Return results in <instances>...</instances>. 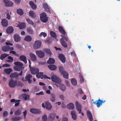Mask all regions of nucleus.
Masks as SVG:
<instances>
[{
  "mask_svg": "<svg viewBox=\"0 0 121 121\" xmlns=\"http://www.w3.org/2000/svg\"><path fill=\"white\" fill-rule=\"evenodd\" d=\"M32 78V76L30 74L26 75L25 77V79H26V81H27L28 83L30 84L32 81V80L31 79Z\"/></svg>",
  "mask_w": 121,
  "mask_h": 121,
  "instance_id": "nucleus-10",
  "label": "nucleus"
},
{
  "mask_svg": "<svg viewBox=\"0 0 121 121\" xmlns=\"http://www.w3.org/2000/svg\"><path fill=\"white\" fill-rule=\"evenodd\" d=\"M26 20L27 22L29 24L31 25H33L34 24V22L33 21L30 20L29 18H26Z\"/></svg>",
  "mask_w": 121,
  "mask_h": 121,
  "instance_id": "nucleus-44",
  "label": "nucleus"
},
{
  "mask_svg": "<svg viewBox=\"0 0 121 121\" xmlns=\"http://www.w3.org/2000/svg\"><path fill=\"white\" fill-rule=\"evenodd\" d=\"M43 92L42 91L40 92L39 93H36V95H43Z\"/></svg>",
  "mask_w": 121,
  "mask_h": 121,
  "instance_id": "nucleus-60",
  "label": "nucleus"
},
{
  "mask_svg": "<svg viewBox=\"0 0 121 121\" xmlns=\"http://www.w3.org/2000/svg\"><path fill=\"white\" fill-rule=\"evenodd\" d=\"M16 47L18 49H20L22 48L21 46L18 44H17L16 45Z\"/></svg>",
  "mask_w": 121,
  "mask_h": 121,
  "instance_id": "nucleus-64",
  "label": "nucleus"
},
{
  "mask_svg": "<svg viewBox=\"0 0 121 121\" xmlns=\"http://www.w3.org/2000/svg\"><path fill=\"white\" fill-rule=\"evenodd\" d=\"M59 71L61 74L63 72H64L65 71L63 67L62 66H60L59 67Z\"/></svg>",
  "mask_w": 121,
  "mask_h": 121,
  "instance_id": "nucleus-45",
  "label": "nucleus"
},
{
  "mask_svg": "<svg viewBox=\"0 0 121 121\" xmlns=\"http://www.w3.org/2000/svg\"><path fill=\"white\" fill-rule=\"evenodd\" d=\"M62 37L65 40H66V41H67L68 39V37L67 36V35H62Z\"/></svg>",
  "mask_w": 121,
  "mask_h": 121,
  "instance_id": "nucleus-50",
  "label": "nucleus"
},
{
  "mask_svg": "<svg viewBox=\"0 0 121 121\" xmlns=\"http://www.w3.org/2000/svg\"><path fill=\"white\" fill-rule=\"evenodd\" d=\"M80 81L82 83L84 81V79L83 78V77L82 75H81L80 76Z\"/></svg>",
  "mask_w": 121,
  "mask_h": 121,
  "instance_id": "nucleus-56",
  "label": "nucleus"
},
{
  "mask_svg": "<svg viewBox=\"0 0 121 121\" xmlns=\"http://www.w3.org/2000/svg\"><path fill=\"white\" fill-rule=\"evenodd\" d=\"M5 4V5L6 6H12L13 5V3L12 2L9 1V0H3Z\"/></svg>",
  "mask_w": 121,
  "mask_h": 121,
  "instance_id": "nucleus-12",
  "label": "nucleus"
},
{
  "mask_svg": "<svg viewBox=\"0 0 121 121\" xmlns=\"http://www.w3.org/2000/svg\"><path fill=\"white\" fill-rule=\"evenodd\" d=\"M6 15L7 16L6 18L8 20L10 19V16L9 13H7L6 14Z\"/></svg>",
  "mask_w": 121,
  "mask_h": 121,
  "instance_id": "nucleus-57",
  "label": "nucleus"
},
{
  "mask_svg": "<svg viewBox=\"0 0 121 121\" xmlns=\"http://www.w3.org/2000/svg\"><path fill=\"white\" fill-rule=\"evenodd\" d=\"M60 42L62 46L66 48L67 45L66 42L64 40L63 38H62L60 39Z\"/></svg>",
  "mask_w": 121,
  "mask_h": 121,
  "instance_id": "nucleus-19",
  "label": "nucleus"
},
{
  "mask_svg": "<svg viewBox=\"0 0 121 121\" xmlns=\"http://www.w3.org/2000/svg\"><path fill=\"white\" fill-rule=\"evenodd\" d=\"M30 56L32 61H35L36 60V57L35 54L32 53H30Z\"/></svg>",
  "mask_w": 121,
  "mask_h": 121,
  "instance_id": "nucleus-25",
  "label": "nucleus"
},
{
  "mask_svg": "<svg viewBox=\"0 0 121 121\" xmlns=\"http://www.w3.org/2000/svg\"><path fill=\"white\" fill-rule=\"evenodd\" d=\"M8 60H6V61L8 62H11L13 60V57L10 56H9L7 58Z\"/></svg>",
  "mask_w": 121,
  "mask_h": 121,
  "instance_id": "nucleus-47",
  "label": "nucleus"
},
{
  "mask_svg": "<svg viewBox=\"0 0 121 121\" xmlns=\"http://www.w3.org/2000/svg\"><path fill=\"white\" fill-rule=\"evenodd\" d=\"M14 40L16 42H18L21 40V37L17 34H15L13 36Z\"/></svg>",
  "mask_w": 121,
  "mask_h": 121,
  "instance_id": "nucleus-16",
  "label": "nucleus"
},
{
  "mask_svg": "<svg viewBox=\"0 0 121 121\" xmlns=\"http://www.w3.org/2000/svg\"><path fill=\"white\" fill-rule=\"evenodd\" d=\"M71 114L72 118L74 120H76V115L75 112L73 111H72L71 112Z\"/></svg>",
  "mask_w": 121,
  "mask_h": 121,
  "instance_id": "nucleus-28",
  "label": "nucleus"
},
{
  "mask_svg": "<svg viewBox=\"0 0 121 121\" xmlns=\"http://www.w3.org/2000/svg\"><path fill=\"white\" fill-rule=\"evenodd\" d=\"M19 59L23 61L25 64L27 63L26 58L24 55H21L19 57Z\"/></svg>",
  "mask_w": 121,
  "mask_h": 121,
  "instance_id": "nucleus-21",
  "label": "nucleus"
},
{
  "mask_svg": "<svg viewBox=\"0 0 121 121\" xmlns=\"http://www.w3.org/2000/svg\"><path fill=\"white\" fill-rule=\"evenodd\" d=\"M1 23L3 26L6 27L8 25V21L6 19H3L2 20Z\"/></svg>",
  "mask_w": 121,
  "mask_h": 121,
  "instance_id": "nucleus-15",
  "label": "nucleus"
},
{
  "mask_svg": "<svg viewBox=\"0 0 121 121\" xmlns=\"http://www.w3.org/2000/svg\"><path fill=\"white\" fill-rule=\"evenodd\" d=\"M87 114L88 117L89 118L90 121H92L93 120L91 112L89 110L87 111Z\"/></svg>",
  "mask_w": 121,
  "mask_h": 121,
  "instance_id": "nucleus-27",
  "label": "nucleus"
},
{
  "mask_svg": "<svg viewBox=\"0 0 121 121\" xmlns=\"http://www.w3.org/2000/svg\"><path fill=\"white\" fill-rule=\"evenodd\" d=\"M42 44L41 41L39 40H37L35 41L33 45V47L34 49H37L39 48Z\"/></svg>",
  "mask_w": 121,
  "mask_h": 121,
  "instance_id": "nucleus-6",
  "label": "nucleus"
},
{
  "mask_svg": "<svg viewBox=\"0 0 121 121\" xmlns=\"http://www.w3.org/2000/svg\"><path fill=\"white\" fill-rule=\"evenodd\" d=\"M27 31L28 33L29 34H32L33 33V31L31 27H29L27 28Z\"/></svg>",
  "mask_w": 121,
  "mask_h": 121,
  "instance_id": "nucleus-35",
  "label": "nucleus"
},
{
  "mask_svg": "<svg viewBox=\"0 0 121 121\" xmlns=\"http://www.w3.org/2000/svg\"><path fill=\"white\" fill-rule=\"evenodd\" d=\"M36 54L40 58H43L44 56V53L43 52L41 51H37L36 52Z\"/></svg>",
  "mask_w": 121,
  "mask_h": 121,
  "instance_id": "nucleus-11",
  "label": "nucleus"
},
{
  "mask_svg": "<svg viewBox=\"0 0 121 121\" xmlns=\"http://www.w3.org/2000/svg\"><path fill=\"white\" fill-rule=\"evenodd\" d=\"M16 66L14 67V69L17 71H20L23 68V63L19 61H17L14 63Z\"/></svg>",
  "mask_w": 121,
  "mask_h": 121,
  "instance_id": "nucleus-2",
  "label": "nucleus"
},
{
  "mask_svg": "<svg viewBox=\"0 0 121 121\" xmlns=\"http://www.w3.org/2000/svg\"><path fill=\"white\" fill-rule=\"evenodd\" d=\"M23 113L24 114V118L25 119L26 117V116L27 114L26 111V110L24 112H23Z\"/></svg>",
  "mask_w": 121,
  "mask_h": 121,
  "instance_id": "nucleus-62",
  "label": "nucleus"
},
{
  "mask_svg": "<svg viewBox=\"0 0 121 121\" xmlns=\"http://www.w3.org/2000/svg\"><path fill=\"white\" fill-rule=\"evenodd\" d=\"M10 101L12 103L14 102L16 103L20 102L21 100H16L15 99H12Z\"/></svg>",
  "mask_w": 121,
  "mask_h": 121,
  "instance_id": "nucleus-54",
  "label": "nucleus"
},
{
  "mask_svg": "<svg viewBox=\"0 0 121 121\" xmlns=\"http://www.w3.org/2000/svg\"><path fill=\"white\" fill-rule=\"evenodd\" d=\"M36 76L37 77L39 78H41L42 79L44 78V75H43V72H39V73H37L36 74Z\"/></svg>",
  "mask_w": 121,
  "mask_h": 121,
  "instance_id": "nucleus-20",
  "label": "nucleus"
},
{
  "mask_svg": "<svg viewBox=\"0 0 121 121\" xmlns=\"http://www.w3.org/2000/svg\"><path fill=\"white\" fill-rule=\"evenodd\" d=\"M23 97L25 100H26L29 98V96L28 95L25 94L23 95Z\"/></svg>",
  "mask_w": 121,
  "mask_h": 121,
  "instance_id": "nucleus-51",
  "label": "nucleus"
},
{
  "mask_svg": "<svg viewBox=\"0 0 121 121\" xmlns=\"http://www.w3.org/2000/svg\"><path fill=\"white\" fill-rule=\"evenodd\" d=\"M44 51L46 53L50 55L51 54V52L50 50L48 49H45L44 50Z\"/></svg>",
  "mask_w": 121,
  "mask_h": 121,
  "instance_id": "nucleus-46",
  "label": "nucleus"
},
{
  "mask_svg": "<svg viewBox=\"0 0 121 121\" xmlns=\"http://www.w3.org/2000/svg\"><path fill=\"white\" fill-rule=\"evenodd\" d=\"M13 28L12 26H9L7 29L6 33L8 34H11L13 32Z\"/></svg>",
  "mask_w": 121,
  "mask_h": 121,
  "instance_id": "nucleus-17",
  "label": "nucleus"
},
{
  "mask_svg": "<svg viewBox=\"0 0 121 121\" xmlns=\"http://www.w3.org/2000/svg\"><path fill=\"white\" fill-rule=\"evenodd\" d=\"M29 15L33 18H35L36 16L35 12L33 11H30L29 12Z\"/></svg>",
  "mask_w": 121,
  "mask_h": 121,
  "instance_id": "nucleus-32",
  "label": "nucleus"
},
{
  "mask_svg": "<svg viewBox=\"0 0 121 121\" xmlns=\"http://www.w3.org/2000/svg\"><path fill=\"white\" fill-rule=\"evenodd\" d=\"M45 108L48 110H50L52 108V106L51 104L48 102H45Z\"/></svg>",
  "mask_w": 121,
  "mask_h": 121,
  "instance_id": "nucleus-18",
  "label": "nucleus"
},
{
  "mask_svg": "<svg viewBox=\"0 0 121 121\" xmlns=\"http://www.w3.org/2000/svg\"><path fill=\"white\" fill-rule=\"evenodd\" d=\"M71 55H72L73 57H76V55L75 52H72L71 53Z\"/></svg>",
  "mask_w": 121,
  "mask_h": 121,
  "instance_id": "nucleus-61",
  "label": "nucleus"
},
{
  "mask_svg": "<svg viewBox=\"0 0 121 121\" xmlns=\"http://www.w3.org/2000/svg\"><path fill=\"white\" fill-rule=\"evenodd\" d=\"M10 66V64H4L2 65L3 67H9Z\"/></svg>",
  "mask_w": 121,
  "mask_h": 121,
  "instance_id": "nucleus-58",
  "label": "nucleus"
},
{
  "mask_svg": "<svg viewBox=\"0 0 121 121\" xmlns=\"http://www.w3.org/2000/svg\"><path fill=\"white\" fill-rule=\"evenodd\" d=\"M30 112L36 114L41 113L42 112L39 110L34 108L31 109L30 110Z\"/></svg>",
  "mask_w": 121,
  "mask_h": 121,
  "instance_id": "nucleus-13",
  "label": "nucleus"
},
{
  "mask_svg": "<svg viewBox=\"0 0 121 121\" xmlns=\"http://www.w3.org/2000/svg\"><path fill=\"white\" fill-rule=\"evenodd\" d=\"M40 20L43 22L45 23L48 21V18L47 14L44 12H43L40 15Z\"/></svg>",
  "mask_w": 121,
  "mask_h": 121,
  "instance_id": "nucleus-3",
  "label": "nucleus"
},
{
  "mask_svg": "<svg viewBox=\"0 0 121 121\" xmlns=\"http://www.w3.org/2000/svg\"><path fill=\"white\" fill-rule=\"evenodd\" d=\"M60 88L62 91H64L66 89L65 86L64 85L61 84L60 85Z\"/></svg>",
  "mask_w": 121,
  "mask_h": 121,
  "instance_id": "nucleus-37",
  "label": "nucleus"
},
{
  "mask_svg": "<svg viewBox=\"0 0 121 121\" xmlns=\"http://www.w3.org/2000/svg\"><path fill=\"white\" fill-rule=\"evenodd\" d=\"M42 119L43 121H47V116L46 115H44L42 117Z\"/></svg>",
  "mask_w": 121,
  "mask_h": 121,
  "instance_id": "nucleus-49",
  "label": "nucleus"
},
{
  "mask_svg": "<svg viewBox=\"0 0 121 121\" xmlns=\"http://www.w3.org/2000/svg\"><path fill=\"white\" fill-rule=\"evenodd\" d=\"M18 26L19 27L20 29H22L23 28H25L26 27V25L25 23L23 22L19 25H18Z\"/></svg>",
  "mask_w": 121,
  "mask_h": 121,
  "instance_id": "nucleus-38",
  "label": "nucleus"
},
{
  "mask_svg": "<svg viewBox=\"0 0 121 121\" xmlns=\"http://www.w3.org/2000/svg\"><path fill=\"white\" fill-rule=\"evenodd\" d=\"M51 78L52 81L55 83L58 84L60 83L61 82V80L56 75L52 76Z\"/></svg>",
  "mask_w": 121,
  "mask_h": 121,
  "instance_id": "nucleus-4",
  "label": "nucleus"
},
{
  "mask_svg": "<svg viewBox=\"0 0 121 121\" xmlns=\"http://www.w3.org/2000/svg\"><path fill=\"white\" fill-rule=\"evenodd\" d=\"M14 49L13 47H10L9 45L4 46H3L2 48V50L4 52H7L10 51H13Z\"/></svg>",
  "mask_w": 121,
  "mask_h": 121,
  "instance_id": "nucleus-8",
  "label": "nucleus"
},
{
  "mask_svg": "<svg viewBox=\"0 0 121 121\" xmlns=\"http://www.w3.org/2000/svg\"><path fill=\"white\" fill-rule=\"evenodd\" d=\"M75 105L77 110L78 111H79V113H81L82 116H84L83 113L81 112L82 106L81 105L78 101H76L75 102Z\"/></svg>",
  "mask_w": 121,
  "mask_h": 121,
  "instance_id": "nucleus-5",
  "label": "nucleus"
},
{
  "mask_svg": "<svg viewBox=\"0 0 121 121\" xmlns=\"http://www.w3.org/2000/svg\"><path fill=\"white\" fill-rule=\"evenodd\" d=\"M21 112L22 110L21 109H18L15 112V115L16 116L20 115L21 114Z\"/></svg>",
  "mask_w": 121,
  "mask_h": 121,
  "instance_id": "nucleus-40",
  "label": "nucleus"
},
{
  "mask_svg": "<svg viewBox=\"0 0 121 121\" xmlns=\"http://www.w3.org/2000/svg\"><path fill=\"white\" fill-rule=\"evenodd\" d=\"M48 67L50 69L52 70H55L56 68V66L54 65H50L48 66Z\"/></svg>",
  "mask_w": 121,
  "mask_h": 121,
  "instance_id": "nucleus-34",
  "label": "nucleus"
},
{
  "mask_svg": "<svg viewBox=\"0 0 121 121\" xmlns=\"http://www.w3.org/2000/svg\"><path fill=\"white\" fill-rule=\"evenodd\" d=\"M56 115V114L55 113L50 114L48 117V120L49 121H52Z\"/></svg>",
  "mask_w": 121,
  "mask_h": 121,
  "instance_id": "nucleus-14",
  "label": "nucleus"
},
{
  "mask_svg": "<svg viewBox=\"0 0 121 121\" xmlns=\"http://www.w3.org/2000/svg\"><path fill=\"white\" fill-rule=\"evenodd\" d=\"M12 71V69L11 68L5 69L4 70L5 72L8 74H9Z\"/></svg>",
  "mask_w": 121,
  "mask_h": 121,
  "instance_id": "nucleus-41",
  "label": "nucleus"
},
{
  "mask_svg": "<svg viewBox=\"0 0 121 121\" xmlns=\"http://www.w3.org/2000/svg\"><path fill=\"white\" fill-rule=\"evenodd\" d=\"M59 57L62 62L63 63L65 62V58L63 54H60L59 55Z\"/></svg>",
  "mask_w": 121,
  "mask_h": 121,
  "instance_id": "nucleus-22",
  "label": "nucleus"
},
{
  "mask_svg": "<svg viewBox=\"0 0 121 121\" xmlns=\"http://www.w3.org/2000/svg\"><path fill=\"white\" fill-rule=\"evenodd\" d=\"M8 112L7 111H5L3 113V116L4 117H6L8 115Z\"/></svg>",
  "mask_w": 121,
  "mask_h": 121,
  "instance_id": "nucleus-55",
  "label": "nucleus"
},
{
  "mask_svg": "<svg viewBox=\"0 0 121 121\" xmlns=\"http://www.w3.org/2000/svg\"><path fill=\"white\" fill-rule=\"evenodd\" d=\"M55 95L54 94L51 93L50 94V99L51 101L52 102H55Z\"/></svg>",
  "mask_w": 121,
  "mask_h": 121,
  "instance_id": "nucleus-26",
  "label": "nucleus"
},
{
  "mask_svg": "<svg viewBox=\"0 0 121 121\" xmlns=\"http://www.w3.org/2000/svg\"><path fill=\"white\" fill-rule=\"evenodd\" d=\"M20 118V117L19 116L13 117L11 118L12 121H19Z\"/></svg>",
  "mask_w": 121,
  "mask_h": 121,
  "instance_id": "nucleus-39",
  "label": "nucleus"
},
{
  "mask_svg": "<svg viewBox=\"0 0 121 121\" xmlns=\"http://www.w3.org/2000/svg\"><path fill=\"white\" fill-rule=\"evenodd\" d=\"M55 62L54 59L50 58L47 61V63L49 64H53Z\"/></svg>",
  "mask_w": 121,
  "mask_h": 121,
  "instance_id": "nucleus-31",
  "label": "nucleus"
},
{
  "mask_svg": "<svg viewBox=\"0 0 121 121\" xmlns=\"http://www.w3.org/2000/svg\"><path fill=\"white\" fill-rule=\"evenodd\" d=\"M50 35L53 38H55L56 37L55 33L52 31L50 32Z\"/></svg>",
  "mask_w": 121,
  "mask_h": 121,
  "instance_id": "nucleus-48",
  "label": "nucleus"
},
{
  "mask_svg": "<svg viewBox=\"0 0 121 121\" xmlns=\"http://www.w3.org/2000/svg\"><path fill=\"white\" fill-rule=\"evenodd\" d=\"M24 40L27 42H30L31 41L32 38L30 36L27 35L25 38Z\"/></svg>",
  "mask_w": 121,
  "mask_h": 121,
  "instance_id": "nucleus-29",
  "label": "nucleus"
},
{
  "mask_svg": "<svg viewBox=\"0 0 121 121\" xmlns=\"http://www.w3.org/2000/svg\"><path fill=\"white\" fill-rule=\"evenodd\" d=\"M31 7L33 9H35L36 8V6L35 4H34L31 6Z\"/></svg>",
  "mask_w": 121,
  "mask_h": 121,
  "instance_id": "nucleus-59",
  "label": "nucleus"
},
{
  "mask_svg": "<svg viewBox=\"0 0 121 121\" xmlns=\"http://www.w3.org/2000/svg\"><path fill=\"white\" fill-rule=\"evenodd\" d=\"M18 77V73L16 72L12 73L10 75V78H17Z\"/></svg>",
  "mask_w": 121,
  "mask_h": 121,
  "instance_id": "nucleus-24",
  "label": "nucleus"
},
{
  "mask_svg": "<svg viewBox=\"0 0 121 121\" xmlns=\"http://www.w3.org/2000/svg\"><path fill=\"white\" fill-rule=\"evenodd\" d=\"M17 12L18 14L20 15H23L24 13L22 10V9H17Z\"/></svg>",
  "mask_w": 121,
  "mask_h": 121,
  "instance_id": "nucleus-42",
  "label": "nucleus"
},
{
  "mask_svg": "<svg viewBox=\"0 0 121 121\" xmlns=\"http://www.w3.org/2000/svg\"><path fill=\"white\" fill-rule=\"evenodd\" d=\"M71 81L72 84L74 85H77V82L76 80L74 78L71 79Z\"/></svg>",
  "mask_w": 121,
  "mask_h": 121,
  "instance_id": "nucleus-43",
  "label": "nucleus"
},
{
  "mask_svg": "<svg viewBox=\"0 0 121 121\" xmlns=\"http://www.w3.org/2000/svg\"><path fill=\"white\" fill-rule=\"evenodd\" d=\"M40 37H41L42 36H43L44 37H46L47 36V34L46 33L44 32H42L39 35Z\"/></svg>",
  "mask_w": 121,
  "mask_h": 121,
  "instance_id": "nucleus-53",
  "label": "nucleus"
},
{
  "mask_svg": "<svg viewBox=\"0 0 121 121\" xmlns=\"http://www.w3.org/2000/svg\"><path fill=\"white\" fill-rule=\"evenodd\" d=\"M67 108L69 109H73L74 108L73 104L72 103L68 104L67 106Z\"/></svg>",
  "mask_w": 121,
  "mask_h": 121,
  "instance_id": "nucleus-30",
  "label": "nucleus"
},
{
  "mask_svg": "<svg viewBox=\"0 0 121 121\" xmlns=\"http://www.w3.org/2000/svg\"><path fill=\"white\" fill-rule=\"evenodd\" d=\"M105 102V100L103 101V100H101L99 99L98 100L94 102L93 103L96 105L97 107L98 108L102 105V103H104Z\"/></svg>",
  "mask_w": 121,
  "mask_h": 121,
  "instance_id": "nucleus-7",
  "label": "nucleus"
},
{
  "mask_svg": "<svg viewBox=\"0 0 121 121\" xmlns=\"http://www.w3.org/2000/svg\"><path fill=\"white\" fill-rule=\"evenodd\" d=\"M58 29L59 32L63 34V35H65L66 34L65 32L63 29L62 27L60 26L58 27Z\"/></svg>",
  "mask_w": 121,
  "mask_h": 121,
  "instance_id": "nucleus-23",
  "label": "nucleus"
},
{
  "mask_svg": "<svg viewBox=\"0 0 121 121\" xmlns=\"http://www.w3.org/2000/svg\"><path fill=\"white\" fill-rule=\"evenodd\" d=\"M78 93L80 94H81L84 93V92L82 91V89L81 88H79L78 90Z\"/></svg>",
  "mask_w": 121,
  "mask_h": 121,
  "instance_id": "nucleus-52",
  "label": "nucleus"
},
{
  "mask_svg": "<svg viewBox=\"0 0 121 121\" xmlns=\"http://www.w3.org/2000/svg\"><path fill=\"white\" fill-rule=\"evenodd\" d=\"M21 83L20 82H18L17 84V80L15 81L12 79H11L10 80L9 83V86L11 88H14L17 85L18 86H21Z\"/></svg>",
  "mask_w": 121,
  "mask_h": 121,
  "instance_id": "nucleus-1",
  "label": "nucleus"
},
{
  "mask_svg": "<svg viewBox=\"0 0 121 121\" xmlns=\"http://www.w3.org/2000/svg\"><path fill=\"white\" fill-rule=\"evenodd\" d=\"M9 55V54L6 53L3 54H1L0 56V59L2 60H3L4 59Z\"/></svg>",
  "mask_w": 121,
  "mask_h": 121,
  "instance_id": "nucleus-36",
  "label": "nucleus"
},
{
  "mask_svg": "<svg viewBox=\"0 0 121 121\" xmlns=\"http://www.w3.org/2000/svg\"><path fill=\"white\" fill-rule=\"evenodd\" d=\"M61 74L63 75L64 78L66 79H68L69 74L65 71Z\"/></svg>",
  "mask_w": 121,
  "mask_h": 121,
  "instance_id": "nucleus-33",
  "label": "nucleus"
},
{
  "mask_svg": "<svg viewBox=\"0 0 121 121\" xmlns=\"http://www.w3.org/2000/svg\"><path fill=\"white\" fill-rule=\"evenodd\" d=\"M62 121H68V120L67 118L64 117L62 119Z\"/></svg>",
  "mask_w": 121,
  "mask_h": 121,
  "instance_id": "nucleus-63",
  "label": "nucleus"
},
{
  "mask_svg": "<svg viewBox=\"0 0 121 121\" xmlns=\"http://www.w3.org/2000/svg\"><path fill=\"white\" fill-rule=\"evenodd\" d=\"M30 70L31 73L33 74H37L39 71V69L35 67L31 68Z\"/></svg>",
  "mask_w": 121,
  "mask_h": 121,
  "instance_id": "nucleus-9",
  "label": "nucleus"
}]
</instances>
